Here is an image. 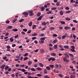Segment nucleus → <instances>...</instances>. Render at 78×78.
<instances>
[{
  "instance_id": "f257e3e1",
  "label": "nucleus",
  "mask_w": 78,
  "mask_h": 78,
  "mask_svg": "<svg viewBox=\"0 0 78 78\" xmlns=\"http://www.w3.org/2000/svg\"><path fill=\"white\" fill-rule=\"evenodd\" d=\"M63 60L64 61L66 62L67 63H69V60L67 59L66 57H65L63 58Z\"/></svg>"
},
{
  "instance_id": "f03ea898",
  "label": "nucleus",
  "mask_w": 78,
  "mask_h": 78,
  "mask_svg": "<svg viewBox=\"0 0 78 78\" xmlns=\"http://www.w3.org/2000/svg\"><path fill=\"white\" fill-rule=\"evenodd\" d=\"M71 47L72 49H70L71 51L73 52H75V47L73 46H71Z\"/></svg>"
},
{
  "instance_id": "7ed1b4c3",
  "label": "nucleus",
  "mask_w": 78,
  "mask_h": 78,
  "mask_svg": "<svg viewBox=\"0 0 78 78\" xmlns=\"http://www.w3.org/2000/svg\"><path fill=\"white\" fill-rule=\"evenodd\" d=\"M51 60H52V61H55V58L53 57H51L49 58V61H50Z\"/></svg>"
},
{
  "instance_id": "20e7f679",
  "label": "nucleus",
  "mask_w": 78,
  "mask_h": 78,
  "mask_svg": "<svg viewBox=\"0 0 78 78\" xmlns=\"http://www.w3.org/2000/svg\"><path fill=\"white\" fill-rule=\"evenodd\" d=\"M44 50L43 49H41L40 50V52L41 53H42V54H44Z\"/></svg>"
},
{
  "instance_id": "39448f33",
  "label": "nucleus",
  "mask_w": 78,
  "mask_h": 78,
  "mask_svg": "<svg viewBox=\"0 0 78 78\" xmlns=\"http://www.w3.org/2000/svg\"><path fill=\"white\" fill-rule=\"evenodd\" d=\"M51 55L53 56H56V54L54 53H51Z\"/></svg>"
},
{
  "instance_id": "423d86ee",
  "label": "nucleus",
  "mask_w": 78,
  "mask_h": 78,
  "mask_svg": "<svg viewBox=\"0 0 78 78\" xmlns=\"http://www.w3.org/2000/svg\"><path fill=\"white\" fill-rule=\"evenodd\" d=\"M70 78H75L76 77V76H75L74 75H72L70 76Z\"/></svg>"
},
{
  "instance_id": "0eeeda50",
  "label": "nucleus",
  "mask_w": 78,
  "mask_h": 78,
  "mask_svg": "<svg viewBox=\"0 0 78 78\" xmlns=\"http://www.w3.org/2000/svg\"><path fill=\"white\" fill-rule=\"evenodd\" d=\"M5 67V65H3L1 66L0 68L1 69H4Z\"/></svg>"
},
{
  "instance_id": "6e6552de",
  "label": "nucleus",
  "mask_w": 78,
  "mask_h": 78,
  "mask_svg": "<svg viewBox=\"0 0 78 78\" xmlns=\"http://www.w3.org/2000/svg\"><path fill=\"white\" fill-rule=\"evenodd\" d=\"M64 28L65 30H68V29H70V27L66 26Z\"/></svg>"
},
{
  "instance_id": "1a4fd4ad",
  "label": "nucleus",
  "mask_w": 78,
  "mask_h": 78,
  "mask_svg": "<svg viewBox=\"0 0 78 78\" xmlns=\"http://www.w3.org/2000/svg\"><path fill=\"white\" fill-rule=\"evenodd\" d=\"M59 22L61 23V24H63V25H64V24L66 23V22L64 21H60Z\"/></svg>"
},
{
  "instance_id": "9d476101",
  "label": "nucleus",
  "mask_w": 78,
  "mask_h": 78,
  "mask_svg": "<svg viewBox=\"0 0 78 78\" xmlns=\"http://www.w3.org/2000/svg\"><path fill=\"white\" fill-rule=\"evenodd\" d=\"M39 65L40 66V67H44V65L42 63H40L39 64Z\"/></svg>"
},
{
  "instance_id": "9b49d317",
  "label": "nucleus",
  "mask_w": 78,
  "mask_h": 78,
  "mask_svg": "<svg viewBox=\"0 0 78 78\" xmlns=\"http://www.w3.org/2000/svg\"><path fill=\"white\" fill-rule=\"evenodd\" d=\"M25 67L24 65H20L19 66V68H20V67Z\"/></svg>"
},
{
  "instance_id": "f8f14e48",
  "label": "nucleus",
  "mask_w": 78,
  "mask_h": 78,
  "mask_svg": "<svg viewBox=\"0 0 78 78\" xmlns=\"http://www.w3.org/2000/svg\"><path fill=\"white\" fill-rule=\"evenodd\" d=\"M37 35V34L36 33H34V34H33L32 35V36H36Z\"/></svg>"
},
{
  "instance_id": "ddd939ff",
  "label": "nucleus",
  "mask_w": 78,
  "mask_h": 78,
  "mask_svg": "<svg viewBox=\"0 0 78 78\" xmlns=\"http://www.w3.org/2000/svg\"><path fill=\"white\" fill-rule=\"evenodd\" d=\"M64 48L67 49L69 48V46L66 45V46H64Z\"/></svg>"
},
{
  "instance_id": "4468645a",
  "label": "nucleus",
  "mask_w": 78,
  "mask_h": 78,
  "mask_svg": "<svg viewBox=\"0 0 78 78\" xmlns=\"http://www.w3.org/2000/svg\"><path fill=\"white\" fill-rule=\"evenodd\" d=\"M32 22H30L28 24V25L29 27H31V26H32Z\"/></svg>"
},
{
  "instance_id": "2eb2a0df",
  "label": "nucleus",
  "mask_w": 78,
  "mask_h": 78,
  "mask_svg": "<svg viewBox=\"0 0 78 78\" xmlns=\"http://www.w3.org/2000/svg\"><path fill=\"white\" fill-rule=\"evenodd\" d=\"M40 8L41 9V11H43L44 10V7H41Z\"/></svg>"
},
{
  "instance_id": "dca6fc26",
  "label": "nucleus",
  "mask_w": 78,
  "mask_h": 78,
  "mask_svg": "<svg viewBox=\"0 0 78 78\" xmlns=\"http://www.w3.org/2000/svg\"><path fill=\"white\" fill-rule=\"evenodd\" d=\"M64 55H65L66 56L65 57H66V58H69V55L67 54L66 53H65L64 54Z\"/></svg>"
},
{
  "instance_id": "f3484780",
  "label": "nucleus",
  "mask_w": 78,
  "mask_h": 78,
  "mask_svg": "<svg viewBox=\"0 0 78 78\" xmlns=\"http://www.w3.org/2000/svg\"><path fill=\"white\" fill-rule=\"evenodd\" d=\"M57 47H58V45L57 44H56L54 46V49H56L57 48Z\"/></svg>"
},
{
  "instance_id": "a211bd4d",
  "label": "nucleus",
  "mask_w": 78,
  "mask_h": 78,
  "mask_svg": "<svg viewBox=\"0 0 78 78\" xmlns=\"http://www.w3.org/2000/svg\"><path fill=\"white\" fill-rule=\"evenodd\" d=\"M12 30L13 31H18V29H12Z\"/></svg>"
},
{
  "instance_id": "6ab92c4d",
  "label": "nucleus",
  "mask_w": 78,
  "mask_h": 78,
  "mask_svg": "<svg viewBox=\"0 0 78 78\" xmlns=\"http://www.w3.org/2000/svg\"><path fill=\"white\" fill-rule=\"evenodd\" d=\"M55 29V28L53 27H51V28H50L49 30H51V31L52 30H53Z\"/></svg>"
},
{
  "instance_id": "aec40b11",
  "label": "nucleus",
  "mask_w": 78,
  "mask_h": 78,
  "mask_svg": "<svg viewBox=\"0 0 78 78\" xmlns=\"http://www.w3.org/2000/svg\"><path fill=\"white\" fill-rule=\"evenodd\" d=\"M45 38H46L45 37H42L41 38L40 40H41L44 41H45Z\"/></svg>"
},
{
  "instance_id": "412c9836",
  "label": "nucleus",
  "mask_w": 78,
  "mask_h": 78,
  "mask_svg": "<svg viewBox=\"0 0 78 78\" xmlns=\"http://www.w3.org/2000/svg\"><path fill=\"white\" fill-rule=\"evenodd\" d=\"M44 42V41L42 40H41V41H39V43H40V44H43Z\"/></svg>"
},
{
  "instance_id": "4be33fe9",
  "label": "nucleus",
  "mask_w": 78,
  "mask_h": 78,
  "mask_svg": "<svg viewBox=\"0 0 78 78\" xmlns=\"http://www.w3.org/2000/svg\"><path fill=\"white\" fill-rule=\"evenodd\" d=\"M44 72L45 74H47V69H44Z\"/></svg>"
},
{
  "instance_id": "5701e85b",
  "label": "nucleus",
  "mask_w": 78,
  "mask_h": 78,
  "mask_svg": "<svg viewBox=\"0 0 78 78\" xmlns=\"http://www.w3.org/2000/svg\"><path fill=\"white\" fill-rule=\"evenodd\" d=\"M23 15H28V12H24L23 13Z\"/></svg>"
},
{
  "instance_id": "b1692460",
  "label": "nucleus",
  "mask_w": 78,
  "mask_h": 78,
  "mask_svg": "<svg viewBox=\"0 0 78 78\" xmlns=\"http://www.w3.org/2000/svg\"><path fill=\"white\" fill-rule=\"evenodd\" d=\"M42 19V18L40 16L37 19V21H39V20H41Z\"/></svg>"
},
{
  "instance_id": "393cba45",
  "label": "nucleus",
  "mask_w": 78,
  "mask_h": 78,
  "mask_svg": "<svg viewBox=\"0 0 78 78\" xmlns=\"http://www.w3.org/2000/svg\"><path fill=\"white\" fill-rule=\"evenodd\" d=\"M37 69L38 70H40V71L42 70V68H40V67H38V68H37Z\"/></svg>"
},
{
  "instance_id": "a878e982",
  "label": "nucleus",
  "mask_w": 78,
  "mask_h": 78,
  "mask_svg": "<svg viewBox=\"0 0 78 78\" xmlns=\"http://www.w3.org/2000/svg\"><path fill=\"white\" fill-rule=\"evenodd\" d=\"M17 20V18H15V19H14V20H12V22L13 23H14V22H15Z\"/></svg>"
},
{
  "instance_id": "bb28decb",
  "label": "nucleus",
  "mask_w": 78,
  "mask_h": 78,
  "mask_svg": "<svg viewBox=\"0 0 78 78\" xmlns=\"http://www.w3.org/2000/svg\"><path fill=\"white\" fill-rule=\"evenodd\" d=\"M30 70H31V71H34V72L35 71H36V69H35L34 68H31Z\"/></svg>"
},
{
  "instance_id": "cd10ccee",
  "label": "nucleus",
  "mask_w": 78,
  "mask_h": 78,
  "mask_svg": "<svg viewBox=\"0 0 78 78\" xmlns=\"http://www.w3.org/2000/svg\"><path fill=\"white\" fill-rule=\"evenodd\" d=\"M24 21V19H21L19 21V22H23V21Z\"/></svg>"
},
{
  "instance_id": "c85d7f7f",
  "label": "nucleus",
  "mask_w": 78,
  "mask_h": 78,
  "mask_svg": "<svg viewBox=\"0 0 78 78\" xmlns=\"http://www.w3.org/2000/svg\"><path fill=\"white\" fill-rule=\"evenodd\" d=\"M44 36V34H39V36H41V37H42V36Z\"/></svg>"
},
{
  "instance_id": "c756f323",
  "label": "nucleus",
  "mask_w": 78,
  "mask_h": 78,
  "mask_svg": "<svg viewBox=\"0 0 78 78\" xmlns=\"http://www.w3.org/2000/svg\"><path fill=\"white\" fill-rule=\"evenodd\" d=\"M36 25H34L32 27V28L33 29V30H34V28H36Z\"/></svg>"
},
{
  "instance_id": "7c9ffc66",
  "label": "nucleus",
  "mask_w": 78,
  "mask_h": 78,
  "mask_svg": "<svg viewBox=\"0 0 78 78\" xmlns=\"http://www.w3.org/2000/svg\"><path fill=\"white\" fill-rule=\"evenodd\" d=\"M57 39H55V40H54L53 41V42L54 44H55V43H56V42H57Z\"/></svg>"
},
{
  "instance_id": "2f4dec72",
  "label": "nucleus",
  "mask_w": 78,
  "mask_h": 78,
  "mask_svg": "<svg viewBox=\"0 0 78 78\" xmlns=\"http://www.w3.org/2000/svg\"><path fill=\"white\" fill-rule=\"evenodd\" d=\"M33 10H29L28 11V12H29V14L33 13Z\"/></svg>"
},
{
  "instance_id": "473e14b6",
  "label": "nucleus",
  "mask_w": 78,
  "mask_h": 78,
  "mask_svg": "<svg viewBox=\"0 0 78 78\" xmlns=\"http://www.w3.org/2000/svg\"><path fill=\"white\" fill-rule=\"evenodd\" d=\"M49 67H51V68H52V69H53L54 68V65H49Z\"/></svg>"
},
{
  "instance_id": "72a5a7b5",
  "label": "nucleus",
  "mask_w": 78,
  "mask_h": 78,
  "mask_svg": "<svg viewBox=\"0 0 78 78\" xmlns=\"http://www.w3.org/2000/svg\"><path fill=\"white\" fill-rule=\"evenodd\" d=\"M32 64V62L31 61H30L28 62V64L29 65H31Z\"/></svg>"
},
{
  "instance_id": "f704fd0d",
  "label": "nucleus",
  "mask_w": 78,
  "mask_h": 78,
  "mask_svg": "<svg viewBox=\"0 0 78 78\" xmlns=\"http://www.w3.org/2000/svg\"><path fill=\"white\" fill-rule=\"evenodd\" d=\"M9 66H5V70H7L8 69H9Z\"/></svg>"
},
{
  "instance_id": "c9c22d12",
  "label": "nucleus",
  "mask_w": 78,
  "mask_h": 78,
  "mask_svg": "<svg viewBox=\"0 0 78 78\" xmlns=\"http://www.w3.org/2000/svg\"><path fill=\"white\" fill-rule=\"evenodd\" d=\"M37 76H39V77L41 76L42 75H41V74H38L37 75Z\"/></svg>"
},
{
  "instance_id": "e433bc0d",
  "label": "nucleus",
  "mask_w": 78,
  "mask_h": 78,
  "mask_svg": "<svg viewBox=\"0 0 78 78\" xmlns=\"http://www.w3.org/2000/svg\"><path fill=\"white\" fill-rule=\"evenodd\" d=\"M69 56H71L72 57H73V56H74L72 54L69 53Z\"/></svg>"
},
{
  "instance_id": "4c0bfd02",
  "label": "nucleus",
  "mask_w": 78,
  "mask_h": 78,
  "mask_svg": "<svg viewBox=\"0 0 78 78\" xmlns=\"http://www.w3.org/2000/svg\"><path fill=\"white\" fill-rule=\"evenodd\" d=\"M41 13L40 12H38L37 13V17H39L41 16Z\"/></svg>"
},
{
  "instance_id": "58836bf2",
  "label": "nucleus",
  "mask_w": 78,
  "mask_h": 78,
  "mask_svg": "<svg viewBox=\"0 0 78 78\" xmlns=\"http://www.w3.org/2000/svg\"><path fill=\"white\" fill-rule=\"evenodd\" d=\"M28 54L27 53H26L24 55V57H25V56H28Z\"/></svg>"
},
{
  "instance_id": "ea45409f",
  "label": "nucleus",
  "mask_w": 78,
  "mask_h": 78,
  "mask_svg": "<svg viewBox=\"0 0 78 78\" xmlns=\"http://www.w3.org/2000/svg\"><path fill=\"white\" fill-rule=\"evenodd\" d=\"M48 6H49V4H48L47 5H45L44 6V7L45 8H47Z\"/></svg>"
},
{
  "instance_id": "a19ab883",
  "label": "nucleus",
  "mask_w": 78,
  "mask_h": 78,
  "mask_svg": "<svg viewBox=\"0 0 78 78\" xmlns=\"http://www.w3.org/2000/svg\"><path fill=\"white\" fill-rule=\"evenodd\" d=\"M60 15H61V16H62L63 15V12L62 11H61L60 12Z\"/></svg>"
},
{
  "instance_id": "79ce46f5",
  "label": "nucleus",
  "mask_w": 78,
  "mask_h": 78,
  "mask_svg": "<svg viewBox=\"0 0 78 78\" xmlns=\"http://www.w3.org/2000/svg\"><path fill=\"white\" fill-rule=\"evenodd\" d=\"M28 58L27 57H24V61H26V60H27V59H28Z\"/></svg>"
},
{
  "instance_id": "37998d69",
  "label": "nucleus",
  "mask_w": 78,
  "mask_h": 78,
  "mask_svg": "<svg viewBox=\"0 0 78 78\" xmlns=\"http://www.w3.org/2000/svg\"><path fill=\"white\" fill-rule=\"evenodd\" d=\"M65 36L66 37H69V35H68V34H67V33H66Z\"/></svg>"
},
{
  "instance_id": "c03bdc74",
  "label": "nucleus",
  "mask_w": 78,
  "mask_h": 78,
  "mask_svg": "<svg viewBox=\"0 0 78 78\" xmlns=\"http://www.w3.org/2000/svg\"><path fill=\"white\" fill-rule=\"evenodd\" d=\"M13 38H10V41H11V42H13Z\"/></svg>"
},
{
  "instance_id": "a18cd8bd",
  "label": "nucleus",
  "mask_w": 78,
  "mask_h": 78,
  "mask_svg": "<svg viewBox=\"0 0 78 78\" xmlns=\"http://www.w3.org/2000/svg\"><path fill=\"white\" fill-rule=\"evenodd\" d=\"M57 8L56 7H53V8H51L52 10H55V9H56Z\"/></svg>"
},
{
  "instance_id": "49530a36",
  "label": "nucleus",
  "mask_w": 78,
  "mask_h": 78,
  "mask_svg": "<svg viewBox=\"0 0 78 78\" xmlns=\"http://www.w3.org/2000/svg\"><path fill=\"white\" fill-rule=\"evenodd\" d=\"M65 9L66 10H69V9H70V8H69V7H67Z\"/></svg>"
},
{
  "instance_id": "de8ad7c7",
  "label": "nucleus",
  "mask_w": 78,
  "mask_h": 78,
  "mask_svg": "<svg viewBox=\"0 0 78 78\" xmlns=\"http://www.w3.org/2000/svg\"><path fill=\"white\" fill-rule=\"evenodd\" d=\"M12 28V26H9L7 28H9V29H11Z\"/></svg>"
},
{
  "instance_id": "09e8293b",
  "label": "nucleus",
  "mask_w": 78,
  "mask_h": 78,
  "mask_svg": "<svg viewBox=\"0 0 78 78\" xmlns=\"http://www.w3.org/2000/svg\"><path fill=\"white\" fill-rule=\"evenodd\" d=\"M66 20H69V21L70 20V18H68V17L66 18Z\"/></svg>"
},
{
  "instance_id": "8fccbe9b",
  "label": "nucleus",
  "mask_w": 78,
  "mask_h": 78,
  "mask_svg": "<svg viewBox=\"0 0 78 78\" xmlns=\"http://www.w3.org/2000/svg\"><path fill=\"white\" fill-rule=\"evenodd\" d=\"M66 37L65 35H63L62 37V38L63 39H64L66 38Z\"/></svg>"
},
{
  "instance_id": "3c124183",
  "label": "nucleus",
  "mask_w": 78,
  "mask_h": 78,
  "mask_svg": "<svg viewBox=\"0 0 78 78\" xmlns=\"http://www.w3.org/2000/svg\"><path fill=\"white\" fill-rule=\"evenodd\" d=\"M42 25H46V23H45V22H43L42 23Z\"/></svg>"
},
{
  "instance_id": "603ef678",
  "label": "nucleus",
  "mask_w": 78,
  "mask_h": 78,
  "mask_svg": "<svg viewBox=\"0 0 78 78\" xmlns=\"http://www.w3.org/2000/svg\"><path fill=\"white\" fill-rule=\"evenodd\" d=\"M31 32V30H28V31L27 32V33H28V34H30V33Z\"/></svg>"
},
{
  "instance_id": "864d4df0",
  "label": "nucleus",
  "mask_w": 78,
  "mask_h": 78,
  "mask_svg": "<svg viewBox=\"0 0 78 78\" xmlns=\"http://www.w3.org/2000/svg\"><path fill=\"white\" fill-rule=\"evenodd\" d=\"M21 71H22V72H26V70H25V69H22Z\"/></svg>"
},
{
  "instance_id": "5fc2aeb1",
  "label": "nucleus",
  "mask_w": 78,
  "mask_h": 78,
  "mask_svg": "<svg viewBox=\"0 0 78 78\" xmlns=\"http://www.w3.org/2000/svg\"><path fill=\"white\" fill-rule=\"evenodd\" d=\"M36 38H37V37H32V39L33 40H34L36 39Z\"/></svg>"
},
{
  "instance_id": "6e6d98bb",
  "label": "nucleus",
  "mask_w": 78,
  "mask_h": 78,
  "mask_svg": "<svg viewBox=\"0 0 78 78\" xmlns=\"http://www.w3.org/2000/svg\"><path fill=\"white\" fill-rule=\"evenodd\" d=\"M57 36H58V35L56 34H55L53 35V37H56Z\"/></svg>"
},
{
  "instance_id": "4d7b16f0",
  "label": "nucleus",
  "mask_w": 78,
  "mask_h": 78,
  "mask_svg": "<svg viewBox=\"0 0 78 78\" xmlns=\"http://www.w3.org/2000/svg\"><path fill=\"white\" fill-rule=\"evenodd\" d=\"M18 74H19V73H17L15 74V76L16 77H17L18 76Z\"/></svg>"
},
{
  "instance_id": "13d9d810",
  "label": "nucleus",
  "mask_w": 78,
  "mask_h": 78,
  "mask_svg": "<svg viewBox=\"0 0 78 78\" xmlns=\"http://www.w3.org/2000/svg\"><path fill=\"white\" fill-rule=\"evenodd\" d=\"M23 31H25V32L27 31V29H23Z\"/></svg>"
},
{
  "instance_id": "bf43d9fd",
  "label": "nucleus",
  "mask_w": 78,
  "mask_h": 78,
  "mask_svg": "<svg viewBox=\"0 0 78 78\" xmlns=\"http://www.w3.org/2000/svg\"><path fill=\"white\" fill-rule=\"evenodd\" d=\"M38 51L39 50H38V49H37L36 50H34V51L35 53H37V51Z\"/></svg>"
},
{
  "instance_id": "052dcab7",
  "label": "nucleus",
  "mask_w": 78,
  "mask_h": 78,
  "mask_svg": "<svg viewBox=\"0 0 78 78\" xmlns=\"http://www.w3.org/2000/svg\"><path fill=\"white\" fill-rule=\"evenodd\" d=\"M59 5V2H57L56 3V6H58Z\"/></svg>"
},
{
  "instance_id": "680f3d73",
  "label": "nucleus",
  "mask_w": 78,
  "mask_h": 78,
  "mask_svg": "<svg viewBox=\"0 0 78 78\" xmlns=\"http://www.w3.org/2000/svg\"><path fill=\"white\" fill-rule=\"evenodd\" d=\"M11 68H9L8 69V72H10V71H11Z\"/></svg>"
},
{
  "instance_id": "e2e57ef3",
  "label": "nucleus",
  "mask_w": 78,
  "mask_h": 78,
  "mask_svg": "<svg viewBox=\"0 0 78 78\" xmlns=\"http://www.w3.org/2000/svg\"><path fill=\"white\" fill-rule=\"evenodd\" d=\"M12 78H14L15 77V75L13 74L12 75Z\"/></svg>"
},
{
  "instance_id": "0e129e2a",
  "label": "nucleus",
  "mask_w": 78,
  "mask_h": 78,
  "mask_svg": "<svg viewBox=\"0 0 78 78\" xmlns=\"http://www.w3.org/2000/svg\"><path fill=\"white\" fill-rule=\"evenodd\" d=\"M7 49H9L10 48V46L7 45Z\"/></svg>"
},
{
  "instance_id": "69168bd1",
  "label": "nucleus",
  "mask_w": 78,
  "mask_h": 78,
  "mask_svg": "<svg viewBox=\"0 0 78 78\" xmlns=\"http://www.w3.org/2000/svg\"><path fill=\"white\" fill-rule=\"evenodd\" d=\"M44 78H49V77H48V76L46 75V76H44Z\"/></svg>"
},
{
  "instance_id": "338daca9",
  "label": "nucleus",
  "mask_w": 78,
  "mask_h": 78,
  "mask_svg": "<svg viewBox=\"0 0 78 78\" xmlns=\"http://www.w3.org/2000/svg\"><path fill=\"white\" fill-rule=\"evenodd\" d=\"M5 23H9V20H7L5 21Z\"/></svg>"
},
{
  "instance_id": "774afa93",
  "label": "nucleus",
  "mask_w": 78,
  "mask_h": 78,
  "mask_svg": "<svg viewBox=\"0 0 78 78\" xmlns=\"http://www.w3.org/2000/svg\"><path fill=\"white\" fill-rule=\"evenodd\" d=\"M28 75L29 76H30V75H32L31 73H28Z\"/></svg>"
}]
</instances>
